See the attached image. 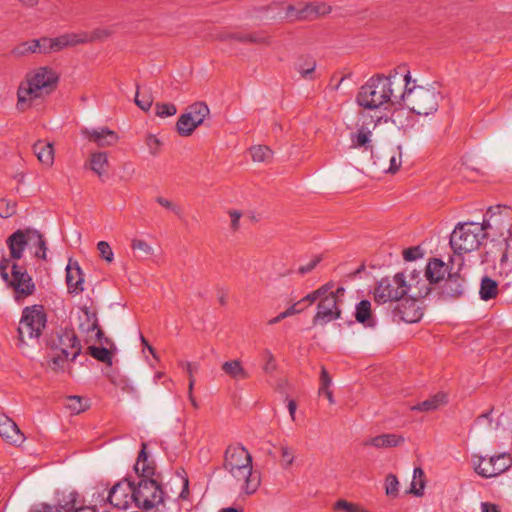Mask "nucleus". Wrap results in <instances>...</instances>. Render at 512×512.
<instances>
[{
	"instance_id": "79ce46f5",
	"label": "nucleus",
	"mask_w": 512,
	"mask_h": 512,
	"mask_svg": "<svg viewBox=\"0 0 512 512\" xmlns=\"http://www.w3.org/2000/svg\"><path fill=\"white\" fill-rule=\"evenodd\" d=\"M81 311L84 313L86 317V322L80 324V329L86 332L95 331V329L98 328L99 325L97 313L87 306L82 307Z\"/></svg>"
},
{
	"instance_id": "a878e982",
	"label": "nucleus",
	"mask_w": 512,
	"mask_h": 512,
	"mask_svg": "<svg viewBox=\"0 0 512 512\" xmlns=\"http://www.w3.org/2000/svg\"><path fill=\"white\" fill-rule=\"evenodd\" d=\"M446 273L447 266L440 259L433 258L426 265L425 276L431 284L443 280Z\"/></svg>"
},
{
	"instance_id": "a19ab883",
	"label": "nucleus",
	"mask_w": 512,
	"mask_h": 512,
	"mask_svg": "<svg viewBox=\"0 0 512 512\" xmlns=\"http://www.w3.org/2000/svg\"><path fill=\"white\" fill-rule=\"evenodd\" d=\"M87 354L95 358L96 360L103 362L109 366L112 365V353L105 347L89 346L87 348Z\"/></svg>"
},
{
	"instance_id": "f257e3e1",
	"label": "nucleus",
	"mask_w": 512,
	"mask_h": 512,
	"mask_svg": "<svg viewBox=\"0 0 512 512\" xmlns=\"http://www.w3.org/2000/svg\"><path fill=\"white\" fill-rule=\"evenodd\" d=\"M410 80V71L406 65H399L387 76L376 74L360 87L356 103L368 110H375L386 104L402 106L401 89L404 87V82Z\"/></svg>"
},
{
	"instance_id": "f704fd0d",
	"label": "nucleus",
	"mask_w": 512,
	"mask_h": 512,
	"mask_svg": "<svg viewBox=\"0 0 512 512\" xmlns=\"http://www.w3.org/2000/svg\"><path fill=\"white\" fill-rule=\"evenodd\" d=\"M296 70L300 73L301 77L304 79H312V75L316 69V61L313 57L306 56L299 60L296 63Z\"/></svg>"
},
{
	"instance_id": "ea45409f",
	"label": "nucleus",
	"mask_w": 512,
	"mask_h": 512,
	"mask_svg": "<svg viewBox=\"0 0 512 512\" xmlns=\"http://www.w3.org/2000/svg\"><path fill=\"white\" fill-rule=\"evenodd\" d=\"M250 154L254 162H270L273 157V151L265 145L251 147Z\"/></svg>"
},
{
	"instance_id": "412c9836",
	"label": "nucleus",
	"mask_w": 512,
	"mask_h": 512,
	"mask_svg": "<svg viewBox=\"0 0 512 512\" xmlns=\"http://www.w3.org/2000/svg\"><path fill=\"white\" fill-rule=\"evenodd\" d=\"M83 282V274L78 263L75 262L74 264H72L71 262H69L66 268V283L68 287V292L75 294L82 292L84 290Z\"/></svg>"
},
{
	"instance_id": "13d9d810",
	"label": "nucleus",
	"mask_w": 512,
	"mask_h": 512,
	"mask_svg": "<svg viewBox=\"0 0 512 512\" xmlns=\"http://www.w3.org/2000/svg\"><path fill=\"white\" fill-rule=\"evenodd\" d=\"M181 366L183 368H185L187 371L188 378H189L188 390H190V392H192L194 384H195L194 372H196L198 370V366L191 362H183V363H181Z\"/></svg>"
},
{
	"instance_id": "473e14b6",
	"label": "nucleus",
	"mask_w": 512,
	"mask_h": 512,
	"mask_svg": "<svg viewBox=\"0 0 512 512\" xmlns=\"http://www.w3.org/2000/svg\"><path fill=\"white\" fill-rule=\"evenodd\" d=\"M445 403V395L444 394H436L414 406L411 407V410L421 411V412H429L436 410L440 405Z\"/></svg>"
},
{
	"instance_id": "603ef678",
	"label": "nucleus",
	"mask_w": 512,
	"mask_h": 512,
	"mask_svg": "<svg viewBox=\"0 0 512 512\" xmlns=\"http://www.w3.org/2000/svg\"><path fill=\"white\" fill-rule=\"evenodd\" d=\"M156 202L161 205L162 207L172 211L174 214H176L177 216H180L181 213H182V209L179 205H177L176 203L162 197V196H157L156 197Z\"/></svg>"
},
{
	"instance_id": "864d4df0",
	"label": "nucleus",
	"mask_w": 512,
	"mask_h": 512,
	"mask_svg": "<svg viewBox=\"0 0 512 512\" xmlns=\"http://www.w3.org/2000/svg\"><path fill=\"white\" fill-rule=\"evenodd\" d=\"M247 36V43L265 45L271 44L270 37L261 32L248 33Z\"/></svg>"
},
{
	"instance_id": "7ed1b4c3",
	"label": "nucleus",
	"mask_w": 512,
	"mask_h": 512,
	"mask_svg": "<svg viewBox=\"0 0 512 512\" xmlns=\"http://www.w3.org/2000/svg\"><path fill=\"white\" fill-rule=\"evenodd\" d=\"M223 468L241 483L245 494H254L261 484L260 474L253 471L252 456L242 445H229L224 453Z\"/></svg>"
},
{
	"instance_id": "dca6fc26",
	"label": "nucleus",
	"mask_w": 512,
	"mask_h": 512,
	"mask_svg": "<svg viewBox=\"0 0 512 512\" xmlns=\"http://www.w3.org/2000/svg\"><path fill=\"white\" fill-rule=\"evenodd\" d=\"M132 496V481L125 479L116 483L108 493L105 501L118 509H127Z\"/></svg>"
},
{
	"instance_id": "0eeeda50",
	"label": "nucleus",
	"mask_w": 512,
	"mask_h": 512,
	"mask_svg": "<svg viewBox=\"0 0 512 512\" xmlns=\"http://www.w3.org/2000/svg\"><path fill=\"white\" fill-rule=\"evenodd\" d=\"M403 273H396L393 277H384L379 280L374 288V301L378 304L400 301L410 290Z\"/></svg>"
},
{
	"instance_id": "a18cd8bd",
	"label": "nucleus",
	"mask_w": 512,
	"mask_h": 512,
	"mask_svg": "<svg viewBox=\"0 0 512 512\" xmlns=\"http://www.w3.org/2000/svg\"><path fill=\"white\" fill-rule=\"evenodd\" d=\"M389 162L390 165L387 172L391 174L398 172L402 165V150L400 146L396 147V149L392 151Z\"/></svg>"
},
{
	"instance_id": "7c9ffc66",
	"label": "nucleus",
	"mask_w": 512,
	"mask_h": 512,
	"mask_svg": "<svg viewBox=\"0 0 512 512\" xmlns=\"http://www.w3.org/2000/svg\"><path fill=\"white\" fill-rule=\"evenodd\" d=\"M209 113V107L204 102L193 103L188 107V111L186 112V114H190L191 120L197 127L204 122Z\"/></svg>"
},
{
	"instance_id": "bb28decb",
	"label": "nucleus",
	"mask_w": 512,
	"mask_h": 512,
	"mask_svg": "<svg viewBox=\"0 0 512 512\" xmlns=\"http://www.w3.org/2000/svg\"><path fill=\"white\" fill-rule=\"evenodd\" d=\"M355 319L365 327H375L376 321L373 317L371 302L369 300H361L356 305Z\"/></svg>"
},
{
	"instance_id": "c756f323",
	"label": "nucleus",
	"mask_w": 512,
	"mask_h": 512,
	"mask_svg": "<svg viewBox=\"0 0 512 512\" xmlns=\"http://www.w3.org/2000/svg\"><path fill=\"white\" fill-rule=\"evenodd\" d=\"M498 283L492 278L485 276L481 280L479 295L484 301L494 299L498 295Z\"/></svg>"
},
{
	"instance_id": "4c0bfd02",
	"label": "nucleus",
	"mask_w": 512,
	"mask_h": 512,
	"mask_svg": "<svg viewBox=\"0 0 512 512\" xmlns=\"http://www.w3.org/2000/svg\"><path fill=\"white\" fill-rule=\"evenodd\" d=\"M425 487V474L422 468L416 467L413 472L410 493L416 496H422Z\"/></svg>"
},
{
	"instance_id": "6e6552de",
	"label": "nucleus",
	"mask_w": 512,
	"mask_h": 512,
	"mask_svg": "<svg viewBox=\"0 0 512 512\" xmlns=\"http://www.w3.org/2000/svg\"><path fill=\"white\" fill-rule=\"evenodd\" d=\"M164 493L157 480L139 479L138 483L132 481V501L140 509L149 510L163 503Z\"/></svg>"
},
{
	"instance_id": "cd10ccee",
	"label": "nucleus",
	"mask_w": 512,
	"mask_h": 512,
	"mask_svg": "<svg viewBox=\"0 0 512 512\" xmlns=\"http://www.w3.org/2000/svg\"><path fill=\"white\" fill-rule=\"evenodd\" d=\"M33 151L38 160L47 167H51L54 163V148L51 143L44 141H37L33 145Z\"/></svg>"
},
{
	"instance_id": "09e8293b",
	"label": "nucleus",
	"mask_w": 512,
	"mask_h": 512,
	"mask_svg": "<svg viewBox=\"0 0 512 512\" xmlns=\"http://www.w3.org/2000/svg\"><path fill=\"white\" fill-rule=\"evenodd\" d=\"M334 510H342L345 512H365L366 509L362 508L358 504L348 502L344 499H340L334 503Z\"/></svg>"
},
{
	"instance_id": "b1692460",
	"label": "nucleus",
	"mask_w": 512,
	"mask_h": 512,
	"mask_svg": "<svg viewBox=\"0 0 512 512\" xmlns=\"http://www.w3.org/2000/svg\"><path fill=\"white\" fill-rule=\"evenodd\" d=\"M405 442V438L402 435L388 433L375 436L365 442V445H370L375 448H392L400 446Z\"/></svg>"
},
{
	"instance_id": "2f4dec72",
	"label": "nucleus",
	"mask_w": 512,
	"mask_h": 512,
	"mask_svg": "<svg viewBox=\"0 0 512 512\" xmlns=\"http://www.w3.org/2000/svg\"><path fill=\"white\" fill-rule=\"evenodd\" d=\"M109 162L105 152L92 153L90 157V168L99 177L106 173Z\"/></svg>"
},
{
	"instance_id": "f8f14e48",
	"label": "nucleus",
	"mask_w": 512,
	"mask_h": 512,
	"mask_svg": "<svg viewBox=\"0 0 512 512\" xmlns=\"http://www.w3.org/2000/svg\"><path fill=\"white\" fill-rule=\"evenodd\" d=\"M474 458L478 459V462L474 461V470L484 478L500 475L511 466V458L507 453L491 456L489 459L481 456H474Z\"/></svg>"
},
{
	"instance_id": "bf43d9fd",
	"label": "nucleus",
	"mask_w": 512,
	"mask_h": 512,
	"mask_svg": "<svg viewBox=\"0 0 512 512\" xmlns=\"http://www.w3.org/2000/svg\"><path fill=\"white\" fill-rule=\"evenodd\" d=\"M228 214L231 218L230 230L235 233L240 229V219L242 217V213L238 210L232 209L228 211Z\"/></svg>"
},
{
	"instance_id": "58836bf2",
	"label": "nucleus",
	"mask_w": 512,
	"mask_h": 512,
	"mask_svg": "<svg viewBox=\"0 0 512 512\" xmlns=\"http://www.w3.org/2000/svg\"><path fill=\"white\" fill-rule=\"evenodd\" d=\"M37 45H38V43H36L35 39L29 40V41H24V42L18 44L17 46H15L11 50V54L15 58H20V57L27 56L29 54L38 53V50L36 48Z\"/></svg>"
},
{
	"instance_id": "9d476101",
	"label": "nucleus",
	"mask_w": 512,
	"mask_h": 512,
	"mask_svg": "<svg viewBox=\"0 0 512 512\" xmlns=\"http://www.w3.org/2000/svg\"><path fill=\"white\" fill-rule=\"evenodd\" d=\"M46 345L52 352L71 356L70 361H74L82 351L80 340L72 328H60L52 332Z\"/></svg>"
},
{
	"instance_id": "423d86ee",
	"label": "nucleus",
	"mask_w": 512,
	"mask_h": 512,
	"mask_svg": "<svg viewBox=\"0 0 512 512\" xmlns=\"http://www.w3.org/2000/svg\"><path fill=\"white\" fill-rule=\"evenodd\" d=\"M488 237L477 223L459 224L450 236V245L455 254L461 255L479 247L481 241Z\"/></svg>"
},
{
	"instance_id": "1a4fd4ad",
	"label": "nucleus",
	"mask_w": 512,
	"mask_h": 512,
	"mask_svg": "<svg viewBox=\"0 0 512 512\" xmlns=\"http://www.w3.org/2000/svg\"><path fill=\"white\" fill-rule=\"evenodd\" d=\"M283 5L284 3H273L268 7H263L262 11H267L270 7L274 6L281 7L284 9V14L281 15L280 18L287 22L314 20L319 16L330 13L331 11V7L325 3H299L298 5L289 4L285 7H283Z\"/></svg>"
},
{
	"instance_id": "ddd939ff",
	"label": "nucleus",
	"mask_w": 512,
	"mask_h": 512,
	"mask_svg": "<svg viewBox=\"0 0 512 512\" xmlns=\"http://www.w3.org/2000/svg\"><path fill=\"white\" fill-rule=\"evenodd\" d=\"M6 283L14 290L16 300L24 299L35 292L32 277L24 267L15 263L11 266V277L9 276V281Z\"/></svg>"
},
{
	"instance_id": "393cba45",
	"label": "nucleus",
	"mask_w": 512,
	"mask_h": 512,
	"mask_svg": "<svg viewBox=\"0 0 512 512\" xmlns=\"http://www.w3.org/2000/svg\"><path fill=\"white\" fill-rule=\"evenodd\" d=\"M372 131L368 126H360L356 132L350 134L351 148L372 150Z\"/></svg>"
},
{
	"instance_id": "6e6d98bb",
	"label": "nucleus",
	"mask_w": 512,
	"mask_h": 512,
	"mask_svg": "<svg viewBox=\"0 0 512 512\" xmlns=\"http://www.w3.org/2000/svg\"><path fill=\"white\" fill-rule=\"evenodd\" d=\"M131 248L133 250H139L145 255H152L153 254V248L144 240L142 239H133L131 242Z\"/></svg>"
},
{
	"instance_id": "0e129e2a",
	"label": "nucleus",
	"mask_w": 512,
	"mask_h": 512,
	"mask_svg": "<svg viewBox=\"0 0 512 512\" xmlns=\"http://www.w3.org/2000/svg\"><path fill=\"white\" fill-rule=\"evenodd\" d=\"M322 257L316 256L313 259H311L306 265H302L298 268V273L301 275H304L306 273L311 272L316 268V266L321 262Z\"/></svg>"
},
{
	"instance_id": "e2e57ef3",
	"label": "nucleus",
	"mask_w": 512,
	"mask_h": 512,
	"mask_svg": "<svg viewBox=\"0 0 512 512\" xmlns=\"http://www.w3.org/2000/svg\"><path fill=\"white\" fill-rule=\"evenodd\" d=\"M281 456L283 459V467L288 468L293 464L294 454L293 451L287 446H281Z\"/></svg>"
},
{
	"instance_id": "72a5a7b5",
	"label": "nucleus",
	"mask_w": 512,
	"mask_h": 512,
	"mask_svg": "<svg viewBox=\"0 0 512 512\" xmlns=\"http://www.w3.org/2000/svg\"><path fill=\"white\" fill-rule=\"evenodd\" d=\"M47 366L54 372L58 373L65 370V366L70 361L71 356L59 352H52L47 356Z\"/></svg>"
},
{
	"instance_id": "4be33fe9",
	"label": "nucleus",
	"mask_w": 512,
	"mask_h": 512,
	"mask_svg": "<svg viewBox=\"0 0 512 512\" xmlns=\"http://www.w3.org/2000/svg\"><path fill=\"white\" fill-rule=\"evenodd\" d=\"M52 51H61L66 47H72L77 44H82L88 42V37L86 34H75L68 33L63 34L56 38H50Z\"/></svg>"
},
{
	"instance_id": "e433bc0d",
	"label": "nucleus",
	"mask_w": 512,
	"mask_h": 512,
	"mask_svg": "<svg viewBox=\"0 0 512 512\" xmlns=\"http://www.w3.org/2000/svg\"><path fill=\"white\" fill-rule=\"evenodd\" d=\"M65 406L72 414H79L89 408V400L80 396H68Z\"/></svg>"
},
{
	"instance_id": "37998d69",
	"label": "nucleus",
	"mask_w": 512,
	"mask_h": 512,
	"mask_svg": "<svg viewBox=\"0 0 512 512\" xmlns=\"http://www.w3.org/2000/svg\"><path fill=\"white\" fill-rule=\"evenodd\" d=\"M28 235H32V241L34 245L38 247V250L35 252V256L42 260H46L47 247L43 235L39 231L32 229H28Z\"/></svg>"
},
{
	"instance_id": "5701e85b",
	"label": "nucleus",
	"mask_w": 512,
	"mask_h": 512,
	"mask_svg": "<svg viewBox=\"0 0 512 512\" xmlns=\"http://www.w3.org/2000/svg\"><path fill=\"white\" fill-rule=\"evenodd\" d=\"M464 279L458 273H450L446 279L442 294L451 298H459L464 293Z\"/></svg>"
},
{
	"instance_id": "20e7f679",
	"label": "nucleus",
	"mask_w": 512,
	"mask_h": 512,
	"mask_svg": "<svg viewBox=\"0 0 512 512\" xmlns=\"http://www.w3.org/2000/svg\"><path fill=\"white\" fill-rule=\"evenodd\" d=\"M411 80L404 82L401 89L403 95L402 106L408 107L413 113L428 116L438 110L442 94L432 86H410Z\"/></svg>"
},
{
	"instance_id": "9b49d317",
	"label": "nucleus",
	"mask_w": 512,
	"mask_h": 512,
	"mask_svg": "<svg viewBox=\"0 0 512 512\" xmlns=\"http://www.w3.org/2000/svg\"><path fill=\"white\" fill-rule=\"evenodd\" d=\"M512 226V211L506 206H495L490 207L484 215L482 224L483 233L490 230L494 236H500L507 238V235H511Z\"/></svg>"
},
{
	"instance_id": "2eb2a0df",
	"label": "nucleus",
	"mask_w": 512,
	"mask_h": 512,
	"mask_svg": "<svg viewBox=\"0 0 512 512\" xmlns=\"http://www.w3.org/2000/svg\"><path fill=\"white\" fill-rule=\"evenodd\" d=\"M340 317L341 309L338 301H336L334 295H327L318 302L317 312L312 319V323L314 326H324Z\"/></svg>"
},
{
	"instance_id": "f03ea898",
	"label": "nucleus",
	"mask_w": 512,
	"mask_h": 512,
	"mask_svg": "<svg viewBox=\"0 0 512 512\" xmlns=\"http://www.w3.org/2000/svg\"><path fill=\"white\" fill-rule=\"evenodd\" d=\"M58 81V74L50 67H40L28 72L17 88V110L25 112L30 109L34 101L51 94Z\"/></svg>"
},
{
	"instance_id": "3c124183",
	"label": "nucleus",
	"mask_w": 512,
	"mask_h": 512,
	"mask_svg": "<svg viewBox=\"0 0 512 512\" xmlns=\"http://www.w3.org/2000/svg\"><path fill=\"white\" fill-rule=\"evenodd\" d=\"M97 249L99 251L101 258H103L104 260H106L109 263H111L113 261L114 254H113V251L108 242H106V241L98 242Z\"/></svg>"
},
{
	"instance_id": "c03bdc74",
	"label": "nucleus",
	"mask_w": 512,
	"mask_h": 512,
	"mask_svg": "<svg viewBox=\"0 0 512 512\" xmlns=\"http://www.w3.org/2000/svg\"><path fill=\"white\" fill-rule=\"evenodd\" d=\"M385 493L390 498H396L399 495V481L396 475L390 473L385 478Z\"/></svg>"
},
{
	"instance_id": "5fc2aeb1",
	"label": "nucleus",
	"mask_w": 512,
	"mask_h": 512,
	"mask_svg": "<svg viewBox=\"0 0 512 512\" xmlns=\"http://www.w3.org/2000/svg\"><path fill=\"white\" fill-rule=\"evenodd\" d=\"M423 257V251L420 246H413L403 250V258L406 261H414Z\"/></svg>"
},
{
	"instance_id": "338daca9",
	"label": "nucleus",
	"mask_w": 512,
	"mask_h": 512,
	"mask_svg": "<svg viewBox=\"0 0 512 512\" xmlns=\"http://www.w3.org/2000/svg\"><path fill=\"white\" fill-rule=\"evenodd\" d=\"M9 263H10V260L3 257L0 261V275H1V278L5 281V282H8L9 281V274L7 272V269L9 267Z\"/></svg>"
},
{
	"instance_id": "4468645a",
	"label": "nucleus",
	"mask_w": 512,
	"mask_h": 512,
	"mask_svg": "<svg viewBox=\"0 0 512 512\" xmlns=\"http://www.w3.org/2000/svg\"><path fill=\"white\" fill-rule=\"evenodd\" d=\"M392 317L394 322L416 323L423 317V311L414 298H402L393 308Z\"/></svg>"
},
{
	"instance_id": "774afa93",
	"label": "nucleus",
	"mask_w": 512,
	"mask_h": 512,
	"mask_svg": "<svg viewBox=\"0 0 512 512\" xmlns=\"http://www.w3.org/2000/svg\"><path fill=\"white\" fill-rule=\"evenodd\" d=\"M58 511H59L58 509H56V511H54L52 506L45 504V503L38 504L30 510V512H58Z\"/></svg>"
},
{
	"instance_id": "4d7b16f0",
	"label": "nucleus",
	"mask_w": 512,
	"mask_h": 512,
	"mask_svg": "<svg viewBox=\"0 0 512 512\" xmlns=\"http://www.w3.org/2000/svg\"><path fill=\"white\" fill-rule=\"evenodd\" d=\"M263 358L265 360V363L263 365V370L269 374L274 372L276 370V363H275V358H274V355L272 354V352L269 350H265L263 352Z\"/></svg>"
},
{
	"instance_id": "052dcab7",
	"label": "nucleus",
	"mask_w": 512,
	"mask_h": 512,
	"mask_svg": "<svg viewBox=\"0 0 512 512\" xmlns=\"http://www.w3.org/2000/svg\"><path fill=\"white\" fill-rule=\"evenodd\" d=\"M38 45L36 46L39 54H47L52 52L51 40L49 37H42L40 39H35Z\"/></svg>"
},
{
	"instance_id": "6ab92c4d",
	"label": "nucleus",
	"mask_w": 512,
	"mask_h": 512,
	"mask_svg": "<svg viewBox=\"0 0 512 512\" xmlns=\"http://www.w3.org/2000/svg\"><path fill=\"white\" fill-rule=\"evenodd\" d=\"M0 436L12 444H20L24 441V435L17 424L6 415H0Z\"/></svg>"
},
{
	"instance_id": "8fccbe9b",
	"label": "nucleus",
	"mask_w": 512,
	"mask_h": 512,
	"mask_svg": "<svg viewBox=\"0 0 512 512\" xmlns=\"http://www.w3.org/2000/svg\"><path fill=\"white\" fill-rule=\"evenodd\" d=\"M135 104L140 109L147 112L153 104V98L150 94H143L140 98L139 97V87H137V91H136V95H135Z\"/></svg>"
},
{
	"instance_id": "39448f33",
	"label": "nucleus",
	"mask_w": 512,
	"mask_h": 512,
	"mask_svg": "<svg viewBox=\"0 0 512 512\" xmlns=\"http://www.w3.org/2000/svg\"><path fill=\"white\" fill-rule=\"evenodd\" d=\"M47 322L43 306L34 305L23 309L22 317L17 329L19 348L37 343Z\"/></svg>"
},
{
	"instance_id": "c9c22d12",
	"label": "nucleus",
	"mask_w": 512,
	"mask_h": 512,
	"mask_svg": "<svg viewBox=\"0 0 512 512\" xmlns=\"http://www.w3.org/2000/svg\"><path fill=\"white\" fill-rule=\"evenodd\" d=\"M197 128L196 124L191 120L190 114H182L176 123V130L180 136H190Z\"/></svg>"
},
{
	"instance_id": "c85d7f7f",
	"label": "nucleus",
	"mask_w": 512,
	"mask_h": 512,
	"mask_svg": "<svg viewBox=\"0 0 512 512\" xmlns=\"http://www.w3.org/2000/svg\"><path fill=\"white\" fill-rule=\"evenodd\" d=\"M222 370L225 374L234 380H245L249 378V373L244 369L239 360H229L222 364Z\"/></svg>"
},
{
	"instance_id": "de8ad7c7",
	"label": "nucleus",
	"mask_w": 512,
	"mask_h": 512,
	"mask_svg": "<svg viewBox=\"0 0 512 512\" xmlns=\"http://www.w3.org/2000/svg\"><path fill=\"white\" fill-rule=\"evenodd\" d=\"M16 213V203L6 198L0 199V217L9 218Z\"/></svg>"
},
{
	"instance_id": "69168bd1",
	"label": "nucleus",
	"mask_w": 512,
	"mask_h": 512,
	"mask_svg": "<svg viewBox=\"0 0 512 512\" xmlns=\"http://www.w3.org/2000/svg\"><path fill=\"white\" fill-rule=\"evenodd\" d=\"M331 383H332L331 376L329 375V373L326 370V368L324 366H322L321 373H320V387H319V389L324 390L326 388H329Z\"/></svg>"
},
{
	"instance_id": "a211bd4d",
	"label": "nucleus",
	"mask_w": 512,
	"mask_h": 512,
	"mask_svg": "<svg viewBox=\"0 0 512 512\" xmlns=\"http://www.w3.org/2000/svg\"><path fill=\"white\" fill-rule=\"evenodd\" d=\"M29 241H32V235H28V229L17 230L11 234L6 241L10 257L14 260H19Z\"/></svg>"
},
{
	"instance_id": "49530a36",
	"label": "nucleus",
	"mask_w": 512,
	"mask_h": 512,
	"mask_svg": "<svg viewBox=\"0 0 512 512\" xmlns=\"http://www.w3.org/2000/svg\"><path fill=\"white\" fill-rule=\"evenodd\" d=\"M177 113V108L172 103H156L155 114L160 118L170 117Z\"/></svg>"
},
{
	"instance_id": "aec40b11",
	"label": "nucleus",
	"mask_w": 512,
	"mask_h": 512,
	"mask_svg": "<svg viewBox=\"0 0 512 512\" xmlns=\"http://www.w3.org/2000/svg\"><path fill=\"white\" fill-rule=\"evenodd\" d=\"M146 448L147 444L142 443L141 450L134 465V470L140 479H153L155 474V463L153 460H149Z\"/></svg>"
},
{
	"instance_id": "f3484780",
	"label": "nucleus",
	"mask_w": 512,
	"mask_h": 512,
	"mask_svg": "<svg viewBox=\"0 0 512 512\" xmlns=\"http://www.w3.org/2000/svg\"><path fill=\"white\" fill-rule=\"evenodd\" d=\"M81 134L101 148L114 146L119 140L117 133L107 127L98 129L82 128Z\"/></svg>"
},
{
	"instance_id": "680f3d73",
	"label": "nucleus",
	"mask_w": 512,
	"mask_h": 512,
	"mask_svg": "<svg viewBox=\"0 0 512 512\" xmlns=\"http://www.w3.org/2000/svg\"><path fill=\"white\" fill-rule=\"evenodd\" d=\"M146 145L148 146L152 155H157L161 142L155 135L150 134L146 137Z\"/></svg>"
}]
</instances>
